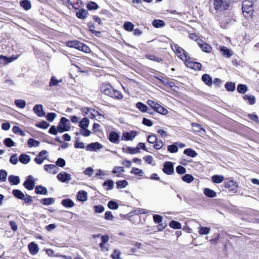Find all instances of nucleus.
Returning <instances> with one entry per match:
<instances>
[{"mask_svg":"<svg viewBox=\"0 0 259 259\" xmlns=\"http://www.w3.org/2000/svg\"><path fill=\"white\" fill-rule=\"evenodd\" d=\"M100 89L102 93L111 98L118 100L123 98L122 93L119 91L113 89L110 84H103L101 85Z\"/></svg>","mask_w":259,"mask_h":259,"instance_id":"nucleus-1","label":"nucleus"},{"mask_svg":"<svg viewBox=\"0 0 259 259\" xmlns=\"http://www.w3.org/2000/svg\"><path fill=\"white\" fill-rule=\"evenodd\" d=\"M67 46L70 48H75L87 53L91 51L89 47L77 40L68 41L67 42Z\"/></svg>","mask_w":259,"mask_h":259,"instance_id":"nucleus-2","label":"nucleus"},{"mask_svg":"<svg viewBox=\"0 0 259 259\" xmlns=\"http://www.w3.org/2000/svg\"><path fill=\"white\" fill-rule=\"evenodd\" d=\"M171 47L179 58L185 62L187 61V60L189 59V56L188 55V53L184 49L177 44L171 45Z\"/></svg>","mask_w":259,"mask_h":259,"instance_id":"nucleus-3","label":"nucleus"},{"mask_svg":"<svg viewBox=\"0 0 259 259\" xmlns=\"http://www.w3.org/2000/svg\"><path fill=\"white\" fill-rule=\"evenodd\" d=\"M214 8L217 10L224 11L228 9L230 4L226 0H212Z\"/></svg>","mask_w":259,"mask_h":259,"instance_id":"nucleus-4","label":"nucleus"},{"mask_svg":"<svg viewBox=\"0 0 259 259\" xmlns=\"http://www.w3.org/2000/svg\"><path fill=\"white\" fill-rule=\"evenodd\" d=\"M69 120L65 117H62L59 125L58 126V130L59 132L63 133L65 131H68L70 130Z\"/></svg>","mask_w":259,"mask_h":259,"instance_id":"nucleus-5","label":"nucleus"},{"mask_svg":"<svg viewBox=\"0 0 259 259\" xmlns=\"http://www.w3.org/2000/svg\"><path fill=\"white\" fill-rule=\"evenodd\" d=\"M48 153V152L47 150H42L34 158V161L38 164H42L44 161L47 158Z\"/></svg>","mask_w":259,"mask_h":259,"instance_id":"nucleus-6","label":"nucleus"},{"mask_svg":"<svg viewBox=\"0 0 259 259\" xmlns=\"http://www.w3.org/2000/svg\"><path fill=\"white\" fill-rule=\"evenodd\" d=\"M57 179L62 183H68L71 179V175L65 171H61L57 176Z\"/></svg>","mask_w":259,"mask_h":259,"instance_id":"nucleus-7","label":"nucleus"},{"mask_svg":"<svg viewBox=\"0 0 259 259\" xmlns=\"http://www.w3.org/2000/svg\"><path fill=\"white\" fill-rule=\"evenodd\" d=\"M187 61H186L185 63L188 67L191 68L195 70H199L201 69L202 65L200 63L191 61L190 57Z\"/></svg>","mask_w":259,"mask_h":259,"instance_id":"nucleus-8","label":"nucleus"},{"mask_svg":"<svg viewBox=\"0 0 259 259\" xmlns=\"http://www.w3.org/2000/svg\"><path fill=\"white\" fill-rule=\"evenodd\" d=\"M225 187L229 189V191L232 192H236L237 190L238 185L237 182L231 180L225 183Z\"/></svg>","mask_w":259,"mask_h":259,"instance_id":"nucleus-9","label":"nucleus"},{"mask_svg":"<svg viewBox=\"0 0 259 259\" xmlns=\"http://www.w3.org/2000/svg\"><path fill=\"white\" fill-rule=\"evenodd\" d=\"M137 135L135 131H131L130 132H125L122 133L121 139L124 141H132Z\"/></svg>","mask_w":259,"mask_h":259,"instance_id":"nucleus-10","label":"nucleus"},{"mask_svg":"<svg viewBox=\"0 0 259 259\" xmlns=\"http://www.w3.org/2000/svg\"><path fill=\"white\" fill-rule=\"evenodd\" d=\"M198 45L199 47L201 48L202 51L209 53L212 51V48L211 47L207 44L206 42H204L202 40L200 39L197 42Z\"/></svg>","mask_w":259,"mask_h":259,"instance_id":"nucleus-11","label":"nucleus"},{"mask_svg":"<svg viewBox=\"0 0 259 259\" xmlns=\"http://www.w3.org/2000/svg\"><path fill=\"white\" fill-rule=\"evenodd\" d=\"M163 171L167 175H170L172 174L174 172V169L172 162H165L163 168Z\"/></svg>","mask_w":259,"mask_h":259,"instance_id":"nucleus-12","label":"nucleus"},{"mask_svg":"<svg viewBox=\"0 0 259 259\" xmlns=\"http://www.w3.org/2000/svg\"><path fill=\"white\" fill-rule=\"evenodd\" d=\"M103 145L98 142L92 143L88 145L85 149L89 151H96L97 150H99L102 148Z\"/></svg>","mask_w":259,"mask_h":259,"instance_id":"nucleus-13","label":"nucleus"},{"mask_svg":"<svg viewBox=\"0 0 259 259\" xmlns=\"http://www.w3.org/2000/svg\"><path fill=\"white\" fill-rule=\"evenodd\" d=\"M252 2L249 0H245L242 3V11L243 12H246L247 13L251 11L252 10Z\"/></svg>","mask_w":259,"mask_h":259,"instance_id":"nucleus-14","label":"nucleus"},{"mask_svg":"<svg viewBox=\"0 0 259 259\" xmlns=\"http://www.w3.org/2000/svg\"><path fill=\"white\" fill-rule=\"evenodd\" d=\"M44 169L50 174H56L59 171V168L54 164H46Z\"/></svg>","mask_w":259,"mask_h":259,"instance_id":"nucleus-15","label":"nucleus"},{"mask_svg":"<svg viewBox=\"0 0 259 259\" xmlns=\"http://www.w3.org/2000/svg\"><path fill=\"white\" fill-rule=\"evenodd\" d=\"M17 198L23 200L25 203L31 202L32 201L31 196L24 194L19 190H17Z\"/></svg>","mask_w":259,"mask_h":259,"instance_id":"nucleus-16","label":"nucleus"},{"mask_svg":"<svg viewBox=\"0 0 259 259\" xmlns=\"http://www.w3.org/2000/svg\"><path fill=\"white\" fill-rule=\"evenodd\" d=\"M24 186L29 190H31L34 188V182L33 181V178L32 176H28V179L24 183Z\"/></svg>","mask_w":259,"mask_h":259,"instance_id":"nucleus-17","label":"nucleus"},{"mask_svg":"<svg viewBox=\"0 0 259 259\" xmlns=\"http://www.w3.org/2000/svg\"><path fill=\"white\" fill-rule=\"evenodd\" d=\"M34 112L39 117L44 116L45 114L43 110V106L41 104L35 105L33 108Z\"/></svg>","mask_w":259,"mask_h":259,"instance_id":"nucleus-18","label":"nucleus"},{"mask_svg":"<svg viewBox=\"0 0 259 259\" xmlns=\"http://www.w3.org/2000/svg\"><path fill=\"white\" fill-rule=\"evenodd\" d=\"M28 248L30 253L32 255L36 254L39 251V248L37 244H36L33 242H30L29 244Z\"/></svg>","mask_w":259,"mask_h":259,"instance_id":"nucleus-19","label":"nucleus"},{"mask_svg":"<svg viewBox=\"0 0 259 259\" xmlns=\"http://www.w3.org/2000/svg\"><path fill=\"white\" fill-rule=\"evenodd\" d=\"M16 58L15 57H7L3 55H0V64L2 65H6L14 61Z\"/></svg>","mask_w":259,"mask_h":259,"instance_id":"nucleus-20","label":"nucleus"},{"mask_svg":"<svg viewBox=\"0 0 259 259\" xmlns=\"http://www.w3.org/2000/svg\"><path fill=\"white\" fill-rule=\"evenodd\" d=\"M119 138V134L115 132H112L109 134V140L112 143H118Z\"/></svg>","mask_w":259,"mask_h":259,"instance_id":"nucleus-21","label":"nucleus"},{"mask_svg":"<svg viewBox=\"0 0 259 259\" xmlns=\"http://www.w3.org/2000/svg\"><path fill=\"white\" fill-rule=\"evenodd\" d=\"M153 110L162 115H166L168 113V110L158 103Z\"/></svg>","mask_w":259,"mask_h":259,"instance_id":"nucleus-22","label":"nucleus"},{"mask_svg":"<svg viewBox=\"0 0 259 259\" xmlns=\"http://www.w3.org/2000/svg\"><path fill=\"white\" fill-rule=\"evenodd\" d=\"M219 50L224 56H225L228 58L230 57L233 55L232 51L225 46H220Z\"/></svg>","mask_w":259,"mask_h":259,"instance_id":"nucleus-23","label":"nucleus"},{"mask_svg":"<svg viewBox=\"0 0 259 259\" xmlns=\"http://www.w3.org/2000/svg\"><path fill=\"white\" fill-rule=\"evenodd\" d=\"M203 193L204 195L207 197L213 198L217 196V193L207 188L204 189Z\"/></svg>","mask_w":259,"mask_h":259,"instance_id":"nucleus-24","label":"nucleus"},{"mask_svg":"<svg viewBox=\"0 0 259 259\" xmlns=\"http://www.w3.org/2000/svg\"><path fill=\"white\" fill-rule=\"evenodd\" d=\"M77 199L80 201H84L87 200V193L84 191H80L77 193Z\"/></svg>","mask_w":259,"mask_h":259,"instance_id":"nucleus-25","label":"nucleus"},{"mask_svg":"<svg viewBox=\"0 0 259 259\" xmlns=\"http://www.w3.org/2000/svg\"><path fill=\"white\" fill-rule=\"evenodd\" d=\"M61 204L65 207H72L74 205L73 201L70 199H65L62 201Z\"/></svg>","mask_w":259,"mask_h":259,"instance_id":"nucleus-26","label":"nucleus"},{"mask_svg":"<svg viewBox=\"0 0 259 259\" xmlns=\"http://www.w3.org/2000/svg\"><path fill=\"white\" fill-rule=\"evenodd\" d=\"M20 5L25 10H29L31 8L30 2L28 0H22Z\"/></svg>","mask_w":259,"mask_h":259,"instance_id":"nucleus-27","label":"nucleus"},{"mask_svg":"<svg viewBox=\"0 0 259 259\" xmlns=\"http://www.w3.org/2000/svg\"><path fill=\"white\" fill-rule=\"evenodd\" d=\"M103 186L105 188L106 190H110L113 188L114 182L111 180L106 181L104 182Z\"/></svg>","mask_w":259,"mask_h":259,"instance_id":"nucleus-28","label":"nucleus"},{"mask_svg":"<svg viewBox=\"0 0 259 259\" xmlns=\"http://www.w3.org/2000/svg\"><path fill=\"white\" fill-rule=\"evenodd\" d=\"M35 192L37 194L47 195L48 191L45 187L42 186H38L36 187L35 189Z\"/></svg>","mask_w":259,"mask_h":259,"instance_id":"nucleus-29","label":"nucleus"},{"mask_svg":"<svg viewBox=\"0 0 259 259\" xmlns=\"http://www.w3.org/2000/svg\"><path fill=\"white\" fill-rule=\"evenodd\" d=\"M19 160L21 163L27 164L30 161V157L27 154H22L19 156Z\"/></svg>","mask_w":259,"mask_h":259,"instance_id":"nucleus-30","label":"nucleus"},{"mask_svg":"<svg viewBox=\"0 0 259 259\" xmlns=\"http://www.w3.org/2000/svg\"><path fill=\"white\" fill-rule=\"evenodd\" d=\"M88 14V12L86 10L81 9L76 12V16L79 18L83 19L85 18Z\"/></svg>","mask_w":259,"mask_h":259,"instance_id":"nucleus-31","label":"nucleus"},{"mask_svg":"<svg viewBox=\"0 0 259 259\" xmlns=\"http://www.w3.org/2000/svg\"><path fill=\"white\" fill-rule=\"evenodd\" d=\"M202 79L203 81L205 82V83L207 85H211L212 83V78L208 74H205L203 75L202 76Z\"/></svg>","mask_w":259,"mask_h":259,"instance_id":"nucleus-32","label":"nucleus"},{"mask_svg":"<svg viewBox=\"0 0 259 259\" xmlns=\"http://www.w3.org/2000/svg\"><path fill=\"white\" fill-rule=\"evenodd\" d=\"M136 107L142 112H148V107L142 102H138L136 105Z\"/></svg>","mask_w":259,"mask_h":259,"instance_id":"nucleus-33","label":"nucleus"},{"mask_svg":"<svg viewBox=\"0 0 259 259\" xmlns=\"http://www.w3.org/2000/svg\"><path fill=\"white\" fill-rule=\"evenodd\" d=\"M211 180L214 183H221L224 181V177L222 175H214L211 177Z\"/></svg>","mask_w":259,"mask_h":259,"instance_id":"nucleus-34","label":"nucleus"},{"mask_svg":"<svg viewBox=\"0 0 259 259\" xmlns=\"http://www.w3.org/2000/svg\"><path fill=\"white\" fill-rule=\"evenodd\" d=\"M90 120L86 117L83 118L79 122V126L80 128H87L89 125Z\"/></svg>","mask_w":259,"mask_h":259,"instance_id":"nucleus-35","label":"nucleus"},{"mask_svg":"<svg viewBox=\"0 0 259 259\" xmlns=\"http://www.w3.org/2000/svg\"><path fill=\"white\" fill-rule=\"evenodd\" d=\"M184 153L185 154L191 157H195L197 155V153L194 150L191 148H188L185 149L184 151Z\"/></svg>","mask_w":259,"mask_h":259,"instance_id":"nucleus-36","label":"nucleus"},{"mask_svg":"<svg viewBox=\"0 0 259 259\" xmlns=\"http://www.w3.org/2000/svg\"><path fill=\"white\" fill-rule=\"evenodd\" d=\"M62 81V79H57L56 77L52 76L51 78L50 82H49V85L50 87H53V86H57L58 85L59 83L61 82Z\"/></svg>","mask_w":259,"mask_h":259,"instance_id":"nucleus-37","label":"nucleus"},{"mask_svg":"<svg viewBox=\"0 0 259 259\" xmlns=\"http://www.w3.org/2000/svg\"><path fill=\"white\" fill-rule=\"evenodd\" d=\"M152 24L156 28L163 27L165 25V22L163 20H155L153 21Z\"/></svg>","mask_w":259,"mask_h":259,"instance_id":"nucleus-38","label":"nucleus"},{"mask_svg":"<svg viewBox=\"0 0 259 259\" xmlns=\"http://www.w3.org/2000/svg\"><path fill=\"white\" fill-rule=\"evenodd\" d=\"M169 226L170 228L175 229H180L181 228V224L176 221H171L169 224Z\"/></svg>","mask_w":259,"mask_h":259,"instance_id":"nucleus-39","label":"nucleus"},{"mask_svg":"<svg viewBox=\"0 0 259 259\" xmlns=\"http://www.w3.org/2000/svg\"><path fill=\"white\" fill-rule=\"evenodd\" d=\"M243 99L245 100H248L250 105H253L255 102V97L252 95H245L243 96Z\"/></svg>","mask_w":259,"mask_h":259,"instance_id":"nucleus-40","label":"nucleus"},{"mask_svg":"<svg viewBox=\"0 0 259 259\" xmlns=\"http://www.w3.org/2000/svg\"><path fill=\"white\" fill-rule=\"evenodd\" d=\"M123 27L125 30L132 31L134 30V25L132 22H125L124 23Z\"/></svg>","mask_w":259,"mask_h":259,"instance_id":"nucleus-41","label":"nucleus"},{"mask_svg":"<svg viewBox=\"0 0 259 259\" xmlns=\"http://www.w3.org/2000/svg\"><path fill=\"white\" fill-rule=\"evenodd\" d=\"M182 179L184 182L190 183L193 181L194 178L190 174H186L182 177Z\"/></svg>","mask_w":259,"mask_h":259,"instance_id":"nucleus-42","label":"nucleus"},{"mask_svg":"<svg viewBox=\"0 0 259 259\" xmlns=\"http://www.w3.org/2000/svg\"><path fill=\"white\" fill-rule=\"evenodd\" d=\"M28 145L29 147H38L39 145V142L33 139H29L27 142Z\"/></svg>","mask_w":259,"mask_h":259,"instance_id":"nucleus-43","label":"nucleus"},{"mask_svg":"<svg viewBox=\"0 0 259 259\" xmlns=\"http://www.w3.org/2000/svg\"><path fill=\"white\" fill-rule=\"evenodd\" d=\"M210 228L208 227H201L199 228L198 233L200 235H207L209 233Z\"/></svg>","mask_w":259,"mask_h":259,"instance_id":"nucleus-44","label":"nucleus"},{"mask_svg":"<svg viewBox=\"0 0 259 259\" xmlns=\"http://www.w3.org/2000/svg\"><path fill=\"white\" fill-rule=\"evenodd\" d=\"M40 202L45 205H49L53 204L54 200L53 198H44L41 200Z\"/></svg>","mask_w":259,"mask_h":259,"instance_id":"nucleus-45","label":"nucleus"},{"mask_svg":"<svg viewBox=\"0 0 259 259\" xmlns=\"http://www.w3.org/2000/svg\"><path fill=\"white\" fill-rule=\"evenodd\" d=\"M127 185L128 182L125 180L118 181L116 182L117 188L118 189L125 188Z\"/></svg>","mask_w":259,"mask_h":259,"instance_id":"nucleus-46","label":"nucleus"},{"mask_svg":"<svg viewBox=\"0 0 259 259\" xmlns=\"http://www.w3.org/2000/svg\"><path fill=\"white\" fill-rule=\"evenodd\" d=\"M131 173L139 176H142L144 174V172L142 169L136 167H133L132 168Z\"/></svg>","mask_w":259,"mask_h":259,"instance_id":"nucleus-47","label":"nucleus"},{"mask_svg":"<svg viewBox=\"0 0 259 259\" xmlns=\"http://www.w3.org/2000/svg\"><path fill=\"white\" fill-rule=\"evenodd\" d=\"M191 125L195 132H201L202 131L205 132V130L198 123H192Z\"/></svg>","mask_w":259,"mask_h":259,"instance_id":"nucleus-48","label":"nucleus"},{"mask_svg":"<svg viewBox=\"0 0 259 259\" xmlns=\"http://www.w3.org/2000/svg\"><path fill=\"white\" fill-rule=\"evenodd\" d=\"M225 88L229 91H233L235 89V84L231 82H227L225 84Z\"/></svg>","mask_w":259,"mask_h":259,"instance_id":"nucleus-49","label":"nucleus"},{"mask_svg":"<svg viewBox=\"0 0 259 259\" xmlns=\"http://www.w3.org/2000/svg\"><path fill=\"white\" fill-rule=\"evenodd\" d=\"M247 87L242 84H240L238 85L237 90V91L242 94L245 93L247 91Z\"/></svg>","mask_w":259,"mask_h":259,"instance_id":"nucleus-50","label":"nucleus"},{"mask_svg":"<svg viewBox=\"0 0 259 259\" xmlns=\"http://www.w3.org/2000/svg\"><path fill=\"white\" fill-rule=\"evenodd\" d=\"M50 124L46 121H42L40 122H38L36 124V126L37 127L46 129L49 126Z\"/></svg>","mask_w":259,"mask_h":259,"instance_id":"nucleus-51","label":"nucleus"},{"mask_svg":"<svg viewBox=\"0 0 259 259\" xmlns=\"http://www.w3.org/2000/svg\"><path fill=\"white\" fill-rule=\"evenodd\" d=\"M108 206L111 209H117L118 207V204L115 201L111 200L109 201Z\"/></svg>","mask_w":259,"mask_h":259,"instance_id":"nucleus-52","label":"nucleus"},{"mask_svg":"<svg viewBox=\"0 0 259 259\" xmlns=\"http://www.w3.org/2000/svg\"><path fill=\"white\" fill-rule=\"evenodd\" d=\"M167 150L171 153H176L178 151V146L176 144L170 145L167 147Z\"/></svg>","mask_w":259,"mask_h":259,"instance_id":"nucleus-53","label":"nucleus"},{"mask_svg":"<svg viewBox=\"0 0 259 259\" xmlns=\"http://www.w3.org/2000/svg\"><path fill=\"white\" fill-rule=\"evenodd\" d=\"M87 8L90 10H96L98 8V6L97 3L90 2L87 5Z\"/></svg>","mask_w":259,"mask_h":259,"instance_id":"nucleus-54","label":"nucleus"},{"mask_svg":"<svg viewBox=\"0 0 259 259\" xmlns=\"http://www.w3.org/2000/svg\"><path fill=\"white\" fill-rule=\"evenodd\" d=\"M157 137L154 134H152L151 135H149L147 137V141L151 144H154L157 141Z\"/></svg>","mask_w":259,"mask_h":259,"instance_id":"nucleus-55","label":"nucleus"},{"mask_svg":"<svg viewBox=\"0 0 259 259\" xmlns=\"http://www.w3.org/2000/svg\"><path fill=\"white\" fill-rule=\"evenodd\" d=\"M66 165V162L65 160L62 158H59L58 159V160L56 162V165L58 166L61 167H63Z\"/></svg>","mask_w":259,"mask_h":259,"instance_id":"nucleus-56","label":"nucleus"},{"mask_svg":"<svg viewBox=\"0 0 259 259\" xmlns=\"http://www.w3.org/2000/svg\"><path fill=\"white\" fill-rule=\"evenodd\" d=\"M80 133L84 137H88L91 135V131L87 128H82L80 129Z\"/></svg>","mask_w":259,"mask_h":259,"instance_id":"nucleus-57","label":"nucleus"},{"mask_svg":"<svg viewBox=\"0 0 259 259\" xmlns=\"http://www.w3.org/2000/svg\"><path fill=\"white\" fill-rule=\"evenodd\" d=\"M146 57L149 60L155 61L158 62L161 61V59L156 57L153 55L148 54L146 55Z\"/></svg>","mask_w":259,"mask_h":259,"instance_id":"nucleus-58","label":"nucleus"},{"mask_svg":"<svg viewBox=\"0 0 259 259\" xmlns=\"http://www.w3.org/2000/svg\"><path fill=\"white\" fill-rule=\"evenodd\" d=\"M176 171L179 174L183 175L186 173V169L184 167L179 165L176 167Z\"/></svg>","mask_w":259,"mask_h":259,"instance_id":"nucleus-59","label":"nucleus"},{"mask_svg":"<svg viewBox=\"0 0 259 259\" xmlns=\"http://www.w3.org/2000/svg\"><path fill=\"white\" fill-rule=\"evenodd\" d=\"M4 143L8 147H11L14 145V142L11 138H6L4 140Z\"/></svg>","mask_w":259,"mask_h":259,"instance_id":"nucleus-60","label":"nucleus"},{"mask_svg":"<svg viewBox=\"0 0 259 259\" xmlns=\"http://www.w3.org/2000/svg\"><path fill=\"white\" fill-rule=\"evenodd\" d=\"M104 218L106 220L112 221L114 219V216L111 211H108L105 212Z\"/></svg>","mask_w":259,"mask_h":259,"instance_id":"nucleus-61","label":"nucleus"},{"mask_svg":"<svg viewBox=\"0 0 259 259\" xmlns=\"http://www.w3.org/2000/svg\"><path fill=\"white\" fill-rule=\"evenodd\" d=\"M94 208L95 211L96 213H102L105 210L104 207L102 205H96L94 207Z\"/></svg>","mask_w":259,"mask_h":259,"instance_id":"nucleus-62","label":"nucleus"},{"mask_svg":"<svg viewBox=\"0 0 259 259\" xmlns=\"http://www.w3.org/2000/svg\"><path fill=\"white\" fill-rule=\"evenodd\" d=\"M56 117V114L55 113H49L47 116L46 118L49 121L52 122Z\"/></svg>","mask_w":259,"mask_h":259,"instance_id":"nucleus-63","label":"nucleus"},{"mask_svg":"<svg viewBox=\"0 0 259 259\" xmlns=\"http://www.w3.org/2000/svg\"><path fill=\"white\" fill-rule=\"evenodd\" d=\"M26 106V102L23 100H17V107L24 108Z\"/></svg>","mask_w":259,"mask_h":259,"instance_id":"nucleus-64","label":"nucleus"}]
</instances>
